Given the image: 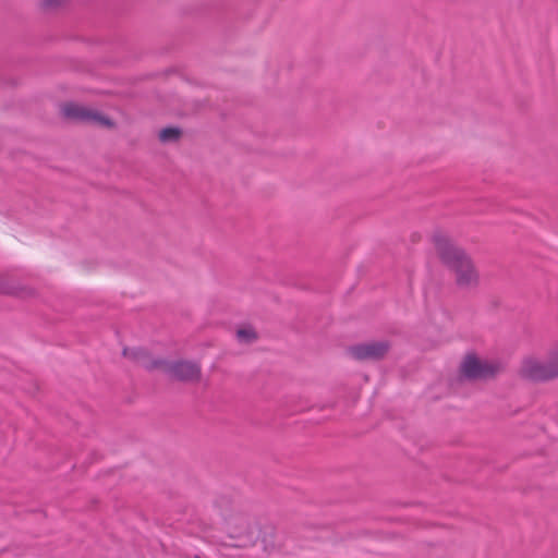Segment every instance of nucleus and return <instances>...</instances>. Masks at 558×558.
<instances>
[{"label":"nucleus","instance_id":"obj_11","mask_svg":"<svg viewBox=\"0 0 558 558\" xmlns=\"http://www.w3.org/2000/svg\"><path fill=\"white\" fill-rule=\"evenodd\" d=\"M44 8H53L60 4V0H41Z\"/></svg>","mask_w":558,"mask_h":558},{"label":"nucleus","instance_id":"obj_8","mask_svg":"<svg viewBox=\"0 0 558 558\" xmlns=\"http://www.w3.org/2000/svg\"><path fill=\"white\" fill-rule=\"evenodd\" d=\"M21 288L9 280L7 277L0 276V294L17 295Z\"/></svg>","mask_w":558,"mask_h":558},{"label":"nucleus","instance_id":"obj_4","mask_svg":"<svg viewBox=\"0 0 558 558\" xmlns=\"http://www.w3.org/2000/svg\"><path fill=\"white\" fill-rule=\"evenodd\" d=\"M62 113L65 118L77 122L98 124L102 126L113 125V122L100 112L72 102L65 104L62 107Z\"/></svg>","mask_w":558,"mask_h":558},{"label":"nucleus","instance_id":"obj_6","mask_svg":"<svg viewBox=\"0 0 558 558\" xmlns=\"http://www.w3.org/2000/svg\"><path fill=\"white\" fill-rule=\"evenodd\" d=\"M389 345L386 341H378L352 345L349 352L359 361L379 360L387 353Z\"/></svg>","mask_w":558,"mask_h":558},{"label":"nucleus","instance_id":"obj_2","mask_svg":"<svg viewBox=\"0 0 558 558\" xmlns=\"http://www.w3.org/2000/svg\"><path fill=\"white\" fill-rule=\"evenodd\" d=\"M147 371L161 369L169 377L180 381L198 380L201 377V366L191 361H167L165 359H153L143 363Z\"/></svg>","mask_w":558,"mask_h":558},{"label":"nucleus","instance_id":"obj_7","mask_svg":"<svg viewBox=\"0 0 558 558\" xmlns=\"http://www.w3.org/2000/svg\"><path fill=\"white\" fill-rule=\"evenodd\" d=\"M182 134V131L180 128L177 126H168L162 129L159 132V140L162 143H170V142H177Z\"/></svg>","mask_w":558,"mask_h":558},{"label":"nucleus","instance_id":"obj_10","mask_svg":"<svg viewBox=\"0 0 558 558\" xmlns=\"http://www.w3.org/2000/svg\"><path fill=\"white\" fill-rule=\"evenodd\" d=\"M239 341L250 343L257 338L256 332L250 328H241L236 331Z\"/></svg>","mask_w":558,"mask_h":558},{"label":"nucleus","instance_id":"obj_1","mask_svg":"<svg viewBox=\"0 0 558 558\" xmlns=\"http://www.w3.org/2000/svg\"><path fill=\"white\" fill-rule=\"evenodd\" d=\"M433 241L441 262L454 272L457 284L460 288L476 286L478 275L466 253L439 232L434 234Z\"/></svg>","mask_w":558,"mask_h":558},{"label":"nucleus","instance_id":"obj_5","mask_svg":"<svg viewBox=\"0 0 558 558\" xmlns=\"http://www.w3.org/2000/svg\"><path fill=\"white\" fill-rule=\"evenodd\" d=\"M497 366L493 363L483 362L475 355L470 354L462 363L461 371L468 379H486L494 377Z\"/></svg>","mask_w":558,"mask_h":558},{"label":"nucleus","instance_id":"obj_3","mask_svg":"<svg viewBox=\"0 0 558 558\" xmlns=\"http://www.w3.org/2000/svg\"><path fill=\"white\" fill-rule=\"evenodd\" d=\"M521 375L535 381L558 377V348L551 351L546 363L526 360L522 365Z\"/></svg>","mask_w":558,"mask_h":558},{"label":"nucleus","instance_id":"obj_9","mask_svg":"<svg viewBox=\"0 0 558 558\" xmlns=\"http://www.w3.org/2000/svg\"><path fill=\"white\" fill-rule=\"evenodd\" d=\"M123 355L126 357H131L134 361L141 362L143 357H146L147 351L142 348H133V349L124 348Z\"/></svg>","mask_w":558,"mask_h":558}]
</instances>
